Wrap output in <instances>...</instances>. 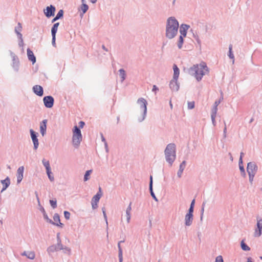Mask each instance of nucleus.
<instances>
[{"mask_svg":"<svg viewBox=\"0 0 262 262\" xmlns=\"http://www.w3.org/2000/svg\"><path fill=\"white\" fill-rule=\"evenodd\" d=\"M79 124H80V127L82 128L83 127V126L84 125V122L83 121H80L79 122Z\"/></svg>","mask_w":262,"mask_h":262,"instance_id":"obj_48","label":"nucleus"},{"mask_svg":"<svg viewBox=\"0 0 262 262\" xmlns=\"http://www.w3.org/2000/svg\"><path fill=\"white\" fill-rule=\"evenodd\" d=\"M257 228L255 230L254 236L259 237L261 234L262 231V219L261 218L257 219Z\"/></svg>","mask_w":262,"mask_h":262,"instance_id":"obj_8","label":"nucleus"},{"mask_svg":"<svg viewBox=\"0 0 262 262\" xmlns=\"http://www.w3.org/2000/svg\"><path fill=\"white\" fill-rule=\"evenodd\" d=\"M165 154L166 161L171 165L176 159L175 145L174 144L167 145L165 150Z\"/></svg>","mask_w":262,"mask_h":262,"instance_id":"obj_3","label":"nucleus"},{"mask_svg":"<svg viewBox=\"0 0 262 262\" xmlns=\"http://www.w3.org/2000/svg\"><path fill=\"white\" fill-rule=\"evenodd\" d=\"M149 189H150V193H151V196L153 197V198L155 200L157 201V199L152 191V177L151 176H150V177Z\"/></svg>","mask_w":262,"mask_h":262,"instance_id":"obj_27","label":"nucleus"},{"mask_svg":"<svg viewBox=\"0 0 262 262\" xmlns=\"http://www.w3.org/2000/svg\"><path fill=\"white\" fill-rule=\"evenodd\" d=\"M119 73H120V76H121L122 80L121 81H123L125 79V72L124 70L120 69L119 70Z\"/></svg>","mask_w":262,"mask_h":262,"instance_id":"obj_32","label":"nucleus"},{"mask_svg":"<svg viewBox=\"0 0 262 262\" xmlns=\"http://www.w3.org/2000/svg\"><path fill=\"white\" fill-rule=\"evenodd\" d=\"M52 42L53 45L55 46V36H56V35H52Z\"/></svg>","mask_w":262,"mask_h":262,"instance_id":"obj_45","label":"nucleus"},{"mask_svg":"<svg viewBox=\"0 0 262 262\" xmlns=\"http://www.w3.org/2000/svg\"><path fill=\"white\" fill-rule=\"evenodd\" d=\"M32 140L33 142L34 148L36 149L38 146V141L37 138L36 133L32 129L30 130Z\"/></svg>","mask_w":262,"mask_h":262,"instance_id":"obj_10","label":"nucleus"},{"mask_svg":"<svg viewBox=\"0 0 262 262\" xmlns=\"http://www.w3.org/2000/svg\"><path fill=\"white\" fill-rule=\"evenodd\" d=\"M97 0H91L92 3H95Z\"/></svg>","mask_w":262,"mask_h":262,"instance_id":"obj_56","label":"nucleus"},{"mask_svg":"<svg viewBox=\"0 0 262 262\" xmlns=\"http://www.w3.org/2000/svg\"><path fill=\"white\" fill-rule=\"evenodd\" d=\"M179 23L174 17H170L167 19L166 36L169 39L173 38L177 34Z\"/></svg>","mask_w":262,"mask_h":262,"instance_id":"obj_1","label":"nucleus"},{"mask_svg":"<svg viewBox=\"0 0 262 262\" xmlns=\"http://www.w3.org/2000/svg\"><path fill=\"white\" fill-rule=\"evenodd\" d=\"M63 11L62 10H60L57 14L56 15V16L57 17H58L59 18H61V17L63 16Z\"/></svg>","mask_w":262,"mask_h":262,"instance_id":"obj_43","label":"nucleus"},{"mask_svg":"<svg viewBox=\"0 0 262 262\" xmlns=\"http://www.w3.org/2000/svg\"><path fill=\"white\" fill-rule=\"evenodd\" d=\"M55 8L52 5L48 6L46 8V11H44L45 14L47 17H50L54 15Z\"/></svg>","mask_w":262,"mask_h":262,"instance_id":"obj_11","label":"nucleus"},{"mask_svg":"<svg viewBox=\"0 0 262 262\" xmlns=\"http://www.w3.org/2000/svg\"><path fill=\"white\" fill-rule=\"evenodd\" d=\"M186 166V162L185 161H183L182 163L180 165L179 170H181L182 171L184 170Z\"/></svg>","mask_w":262,"mask_h":262,"instance_id":"obj_38","label":"nucleus"},{"mask_svg":"<svg viewBox=\"0 0 262 262\" xmlns=\"http://www.w3.org/2000/svg\"><path fill=\"white\" fill-rule=\"evenodd\" d=\"M193 207L192 206H190L189 209V212L187 213L188 214H191L193 215Z\"/></svg>","mask_w":262,"mask_h":262,"instance_id":"obj_44","label":"nucleus"},{"mask_svg":"<svg viewBox=\"0 0 262 262\" xmlns=\"http://www.w3.org/2000/svg\"><path fill=\"white\" fill-rule=\"evenodd\" d=\"M102 194V193L101 192V187H99L98 192L93 196V198H92V200L91 203H92V208L93 209H96L97 208V207H98L97 203L99 202L100 198L101 197Z\"/></svg>","mask_w":262,"mask_h":262,"instance_id":"obj_7","label":"nucleus"},{"mask_svg":"<svg viewBox=\"0 0 262 262\" xmlns=\"http://www.w3.org/2000/svg\"><path fill=\"white\" fill-rule=\"evenodd\" d=\"M64 216L67 220H69L70 217V213L67 211L64 212Z\"/></svg>","mask_w":262,"mask_h":262,"instance_id":"obj_40","label":"nucleus"},{"mask_svg":"<svg viewBox=\"0 0 262 262\" xmlns=\"http://www.w3.org/2000/svg\"><path fill=\"white\" fill-rule=\"evenodd\" d=\"M243 155H244V154L243 152H241V156H240V159H239V161L241 162V163H242V157H243Z\"/></svg>","mask_w":262,"mask_h":262,"instance_id":"obj_52","label":"nucleus"},{"mask_svg":"<svg viewBox=\"0 0 262 262\" xmlns=\"http://www.w3.org/2000/svg\"><path fill=\"white\" fill-rule=\"evenodd\" d=\"M53 220H54V222H52L51 223L54 225H55L57 226H59L60 227H63V224H62L61 222H60V217H59V215L56 213L54 215V216H53Z\"/></svg>","mask_w":262,"mask_h":262,"instance_id":"obj_14","label":"nucleus"},{"mask_svg":"<svg viewBox=\"0 0 262 262\" xmlns=\"http://www.w3.org/2000/svg\"><path fill=\"white\" fill-rule=\"evenodd\" d=\"M43 216H44L45 219H46L47 221L49 222L50 223H51L52 221L48 217V216L47 214H46V213L45 212V211L44 210V209H43Z\"/></svg>","mask_w":262,"mask_h":262,"instance_id":"obj_41","label":"nucleus"},{"mask_svg":"<svg viewBox=\"0 0 262 262\" xmlns=\"http://www.w3.org/2000/svg\"><path fill=\"white\" fill-rule=\"evenodd\" d=\"M183 171L181 170H179L178 172V176L179 177H181V175L182 174V172H183Z\"/></svg>","mask_w":262,"mask_h":262,"instance_id":"obj_49","label":"nucleus"},{"mask_svg":"<svg viewBox=\"0 0 262 262\" xmlns=\"http://www.w3.org/2000/svg\"><path fill=\"white\" fill-rule=\"evenodd\" d=\"M157 90H158V88L155 85H154L153 86L152 91H156Z\"/></svg>","mask_w":262,"mask_h":262,"instance_id":"obj_51","label":"nucleus"},{"mask_svg":"<svg viewBox=\"0 0 262 262\" xmlns=\"http://www.w3.org/2000/svg\"><path fill=\"white\" fill-rule=\"evenodd\" d=\"M217 111V107L216 106H213V108L212 109L211 112V119L212 123L214 125H215V119L216 117V113Z\"/></svg>","mask_w":262,"mask_h":262,"instance_id":"obj_23","label":"nucleus"},{"mask_svg":"<svg viewBox=\"0 0 262 262\" xmlns=\"http://www.w3.org/2000/svg\"><path fill=\"white\" fill-rule=\"evenodd\" d=\"M242 163H241V162L239 161V169L242 171H244V167L242 165Z\"/></svg>","mask_w":262,"mask_h":262,"instance_id":"obj_47","label":"nucleus"},{"mask_svg":"<svg viewBox=\"0 0 262 262\" xmlns=\"http://www.w3.org/2000/svg\"><path fill=\"white\" fill-rule=\"evenodd\" d=\"M194 202H195V200H193L191 202L190 206L194 207Z\"/></svg>","mask_w":262,"mask_h":262,"instance_id":"obj_54","label":"nucleus"},{"mask_svg":"<svg viewBox=\"0 0 262 262\" xmlns=\"http://www.w3.org/2000/svg\"><path fill=\"white\" fill-rule=\"evenodd\" d=\"M260 258V259L262 260V256H261Z\"/></svg>","mask_w":262,"mask_h":262,"instance_id":"obj_57","label":"nucleus"},{"mask_svg":"<svg viewBox=\"0 0 262 262\" xmlns=\"http://www.w3.org/2000/svg\"><path fill=\"white\" fill-rule=\"evenodd\" d=\"M2 184L3 185V188L2 190V191L5 190L6 189V188L9 186L10 185V179L8 178H7L4 180L2 181Z\"/></svg>","mask_w":262,"mask_h":262,"instance_id":"obj_22","label":"nucleus"},{"mask_svg":"<svg viewBox=\"0 0 262 262\" xmlns=\"http://www.w3.org/2000/svg\"><path fill=\"white\" fill-rule=\"evenodd\" d=\"M138 103L140 105L141 114L140 117H138V120L139 121H142L144 119L146 116L147 103L146 100L142 98H141L138 100Z\"/></svg>","mask_w":262,"mask_h":262,"instance_id":"obj_4","label":"nucleus"},{"mask_svg":"<svg viewBox=\"0 0 262 262\" xmlns=\"http://www.w3.org/2000/svg\"><path fill=\"white\" fill-rule=\"evenodd\" d=\"M215 262H223V259L222 256L219 255L216 257Z\"/></svg>","mask_w":262,"mask_h":262,"instance_id":"obj_42","label":"nucleus"},{"mask_svg":"<svg viewBox=\"0 0 262 262\" xmlns=\"http://www.w3.org/2000/svg\"><path fill=\"white\" fill-rule=\"evenodd\" d=\"M247 170L249 176L250 180L252 181L256 172L257 166L255 164L250 162L248 164Z\"/></svg>","mask_w":262,"mask_h":262,"instance_id":"obj_6","label":"nucleus"},{"mask_svg":"<svg viewBox=\"0 0 262 262\" xmlns=\"http://www.w3.org/2000/svg\"><path fill=\"white\" fill-rule=\"evenodd\" d=\"M24 171V166L19 167L17 170V181L18 183H19L23 179Z\"/></svg>","mask_w":262,"mask_h":262,"instance_id":"obj_12","label":"nucleus"},{"mask_svg":"<svg viewBox=\"0 0 262 262\" xmlns=\"http://www.w3.org/2000/svg\"><path fill=\"white\" fill-rule=\"evenodd\" d=\"M59 25V23H56L54 24V25H53V26L52 28V30H51L52 35H56V33L57 32Z\"/></svg>","mask_w":262,"mask_h":262,"instance_id":"obj_28","label":"nucleus"},{"mask_svg":"<svg viewBox=\"0 0 262 262\" xmlns=\"http://www.w3.org/2000/svg\"><path fill=\"white\" fill-rule=\"evenodd\" d=\"M221 103V100H217L214 102V106H216L217 107V106L219 105V104Z\"/></svg>","mask_w":262,"mask_h":262,"instance_id":"obj_46","label":"nucleus"},{"mask_svg":"<svg viewBox=\"0 0 262 262\" xmlns=\"http://www.w3.org/2000/svg\"><path fill=\"white\" fill-rule=\"evenodd\" d=\"M27 56L29 60H30L33 64L36 62V57L34 56L33 52L30 49H27Z\"/></svg>","mask_w":262,"mask_h":262,"instance_id":"obj_19","label":"nucleus"},{"mask_svg":"<svg viewBox=\"0 0 262 262\" xmlns=\"http://www.w3.org/2000/svg\"><path fill=\"white\" fill-rule=\"evenodd\" d=\"M121 242H123L122 241H120L118 243V247L119 249V262H122L123 261V253H122V250L120 244Z\"/></svg>","mask_w":262,"mask_h":262,"instance_id":"obj_25","label":"nucleus"},{"mask_svg":"<svg viewBox=\"0 0 262 262\" xmlns=\"http://www.w3.org/2000/svg\"><path fill=\"white\" fill-rule=\"evenodd\" d=\"M189 26L188 25L185 24H182L180 29V32L181 35H182L184 37L186 36L187 30H188Z\"/></svg>","mask_w":262,"mask_h":262,"instance_id":"obj_16","label":"nucleus"},{"mask_svg":"<svg viewBox=\"0 0 262 262\" xmlns=\"http://www.w3.org/2000/svg\"><path fill=\"white\" fill-rule=\"evenodd\" d=\"M22 30V26L20 23L17 24V26L15 28V32L17 34L18 38L22 41L23 40V36L20 33V32Z\"/></svg>","mask_w":262,"mask_h":262,"instance_id":"obj_18","label":"nucleus"},{"mask_svg":"<svg viewBox=\"0 0 262 262\" xmlns=\"http://www.w3.org/2000/svg\"><path fill=\"white\" fill-rule=\"evenodd\" d=\"M50 203L51 205L53 208H55L57 206L56 205V200H50Z\"/></svg>","mask_w":262,"mask_h":262,"instance_id":"obj_39","label":"nucleus"},{"mask_svg":"<svg viewBox=\"0 0 262 262\" xmlns=\"http://www.w3.org/2000/svg\"><path fill=\"white\" fill-rule=\"evenodd\" d=\"M59 19L58 18V17H57V16H56V17L55 18H54L52 20V23L55 21L56 20H57V19Z\"/></svg>","mask_w":262,"mask_h":262,"instance_id":"obj_53","label":"nucleus"},{"mask_svg":"<svg viewBox=\"0 0 262 262\" xmlns=\"http://www.w3.org/2000/svg\"><path fill=\"white\" fill-rule=\"evenodd\" d=\"M194 107V102L191 101V102H188V107L189 109H192Z\"/></svg>","mask_w":262,"mask_h":262,"instance_id":"obj_36","label":"nucleus"},{"mask_svg":"<svg viewBox=\"0 0 262 262\" xmlns=\"http://www.w3.org/2000/svg\"><path fill=\"white\" fill-rule=\"evenodd\" d=\"M43 103L46 107L51 108L54 104V98L51 96H46L43 99Z\"/></svg>","mask_w":262,"mask_h":262,"instance_id":"obj_9","label":"nucleus"},{"mask_svg":"<svg viewBox=\"0 0 262 262\" xmlns=\"http://www.w3.org/2000/svg\"><path fill=\"white\" fill-rule=\"evenodd\" d=\"M184 37H185L182 35L180 36L179 41H178V46L179 49H181L182 47V45L183 43V38Z\"/></svg>","mask_w":262,"mask_h":262,"instance_id":"obj_31","label":"nucleus"},{"mask_svg":"<svg viewBox=\"0 0 262 262\" xmlns=\"http://www.w3.org/2000/svg\"><path fill=\"white\" fill-rule=\"evenodd\" d=\"M92 170H89L86 171L84 177V181H86L89 179V177L90 176V174L91 173Z\"/></svg>","mask_w":262,"mask_h":262,"instance_id":"obj_35","label":"nucleus"},{"mask_svg":"<svg viewBox=\"0 0 262 262\" xmlns=\"http://www.w3.org/2000/svg\"><path fill=\"white\" fill-rule=\"evenodd\" d=\"M42 163L45 167H46L47 171H49V170H51V168L50 166V163L49 161H47L45 159L42 160Z\"/></svg>","mask_w":262,"mask_h":262,"instance_id":"obj_29","label":"nucleus"},{"mask_svg":"<svg viewBox=\"0 0 262 262\" xmlns=\"http://www.w3.org/2000/svg\"><path fill=\"white\" fill-rule=\"evenodd\" d=\"M23 255L26 256L28 258L33 259L35 258V253L33 251L24 252Z\"/></svg>","mask_w":262,"mask_h":262,"instance_id":"obj_24","label":"nucleus"},{"mask_svg":"<svg viewBox=\"0 0 262 262\" xmlns=\"http://www.w3.org/2000/svg\"><path fill=\"white\" fill-rule=\"evenodd\" d=\"M47 120H43L40 124V131L42 136H43L46 132L47 129Z\"/></svg>","mask_w":262,"mask_h":262,"instance_id":"obj_15","label":"nucleus"},{"mask_svg":"<svg viewBox=\"0 0 262 262\" xmlns=\"http://www.w3.org/2000/svg\"><path fill=\"white\" fill-rule=\"evenodd\" d=\"M241 247L243 250H250V248L243 241L241 242Z\"/></svg>","mask_w":262,"mask_h":262,"instance_id":"obj_34","label":"nucleus"},{"mask_svg":"<svg viewBox=\"0 0 262 262\" xmlns=\"http://www.w3.org/2000/svg\"><path fill=\"white\" fill-rule=\"evenodd\" d=\"M226 130H227V128H226V126H225L224 129V133L225 137H226Z\"/></svg>","mask_w":262,"mask_h":262,"instance_id":"obj_55","label":"nucleus"},{"mask_svg":"<svg viewBox=\"0 0 262 262\" xmlns=\"http://www.w3.org/2000/svg\"><path fill=\"white\" fill-rule=\"evenodd\" d=\"M229 49V57L231 59H233V62H234V55H233V53L232 52V45H230Z\"/></svg>","mask_w":262,"mask_h":262,"instance_id":"obj_33","label":"nucleus"},{"mask_svg":"<svg viewBox=\"0 0 262 262\" xmlns=\"http://www.w3.org/2000/svg\"><path fill=\"white\" fill-rule=\"evenodd\" d=\"M132 210L131 207V203L129 204V206H128L126 210V217H127V223H129L130 219V211Z\"/></svg>","mask_w":262,"mask_h":262,"instance_id":"obj_26","label":"nucleus"},{"mask_svg":"<svg viewBox=\"0 0 262 262\" xmlns=\"http://www.w3.org/2000/svg\"><path fill=\"white\" fill-rule=\"evenodd\" d=\"M169 86L172 91H178L179 88V86L178 83V80H176L173 78L170 82Z\"/></svg>","mask_w":262,"mask_h":262,"instance_id":"obj_17","label":"nucleus"},{"mask_svg":"<svg viewBox=\"0 0 262 262\" xmlns=\"http://www.w3.org/2000/svg\"><path fill=\"white\" fill-rule=\"evenodd\" d=\"M82 3L84 2V0H82ZM89 7L87 5L83 3L81 7V9L83 12V13H85L88 10Z\"/></svg>","mask_w":262,"mask_h":262,"instance_id":"obj_30","label":"nucleus"},{"mask_svg":"<svg viewBox=\"0 0 262 262\" xmlns=\"http://www.w3.org/2000/svg\"><path fill=\"white\" fill-rule=\"evenodd\" d=\"M48 176L49 177V179L50 180V181H53L54 180V177L52 175V172L51 170H49V171H47Z\"/></svg>","mask_w":262,"mask_h":262,"instance_id":"obj_37","label":"nucleus"},{"mask_svg":"<svg viewBox=\"0 0 262 262\" xmlns=\"http://www.w3.org/2000/svg\"><path fill=\"white\" fill-rule=\"evenodd\" d=\"M102 210H103V214L104 217L105 219H106V213H105V209H104V208H103V209H102Z\"/></svg>","mask_w":262,"mask_h":262,"instance_id":"obj_50","label":"nucleus"},{"mask_svg":"<svg viewBox=\"0 0 262 262\" xmlns=\"http://www.w3.org/2000/svg\"><path fill=\"white\" fill-rule=\"evenodd\" d=\"M34 93L39 96H42L43 94V88L39 85H36L33 87Z\"/></svg>","mask_w":262,"mask_h":262,"instance_id":"obj_13","label":"nucleus"},{"mask_svg":"<svg viewBox=\"0 0 262 262\" xmlns=\"http://www.w3.org/2000/svg\"><path fill=\"white\" fill-rule=\"evenodd\" d=\"M192 70L194 71L195 77L198 81H200L203 76L209 72L206 64L203 62L199 64L194 66L192 68Z\"/></svg>","mask_w":262,"mask_h":262,"instance_id":"obj_2","label":"nucleus"},{"mask_svg":"<svg viewBox=\"0 0 262 262\" xmlns=\"http://www.w3.org/2000/svg\"><path fill=\"white\" fill-rule=\"evenodd\" d=\"M173 78L176 80H178L179 76V74H180L179 69L178 68L177 66L174 64L173 66Z\"/></svg>","mask_w":262,"mask_h":262,"instance_id":"obj_20","label":"nucleus"},{"mask_svg":"<svg viewBox=\"0 0 262 262\" xmlns=\"http://www.w3.org/2000/svg\"><path fill=\"white\" fill-rule=\"evenodd\" d=\"M192 220H193V215L187 214L185 215V223L186 226H190L192 222Z\"/></svg>","mask_w":262,"mask_h":262,"instance_id":"obj_21","label":"nucleus"},{"mask_svg":"<svg viewBox=\"0 0 262 262\" xmlns=\"http://www.w3.org/2000/svg\"><path fill=\"white\" fill-rule=\"evenodd\" d=\"M82 135L80 130L77 126H75L73 129L72 142L73 144L77 146L82 141Z\"/></svg>","mask_w":262,"mask_h":262,"instance_id":"obj_5","label":"nucleus"}]
</instances>
